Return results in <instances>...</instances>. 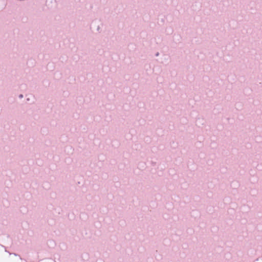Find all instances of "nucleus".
<instances>
[{"label": "nucleus", "instance_id": "obj_1", "mask_svg": "<svg viewBox=\"0 0 262 262\" xmlns=\"http://www.w3.org/2000/svg\"><path fill=\"white\" fill-rule=\"evenodd\" d=\"M23 95H20L19 96V98H23Z\"/></svg>", "mask_w": 262, "mask_h": 262}]
</instances>
